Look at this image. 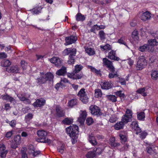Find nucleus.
Masks as SVG:
<instances>
[{
  "mask_svg": "<svg viewBox=\"0 0 158 158\" xmlns=\"http://www.w3.org/2000/svg\"><path fill=\"white\" fill-rule=\"evenodd\" d=\"M109 144L112 149L117 150L121 152L128 150L130 147V145L127 143L123 145L122 143L116 142L115 137L112 136L110 137L109 139Z\"/></svg>",
  "mask_w": 158,
  "mask_h": 158,
  "instance_id": "obj_1",
  "label": "nucleus"
},
{
  "mask_svg": "<svg viewBox=\"0 0 158 158\" xmlns=\"http://www.w3.org/2000/svg\"><path fill=\"white\" fill-rule=\"evenodd\" d=\"M102 62L103 65L105 66L110 72L108 75V77L109 78L111 79L118 77L117 71H115V68L111 61L106 58H104L102 59Z\"/></svg>",
  "mask_w": 158,
  "mask_h": 158,
  "instance_id": "obj_2",
  "label": "nucleus"
},
{
  "mask_svg": "<svg viewBox=\"0 0 158 158\" xmlns=\"http://www.w3.org/2000/svg\"><path fill=\"white\" fill-rule=\"evenodd\" d=\"M76 52V49L72 48H66L63 51V53L64 56L69 55L67 61L68 64L73 65L75 63Z\"/></svg>",
  "mask_w": 158,
  "mask_h": 158,
  "instance_id": "obj_3",
  "label": "nucleus"
},
{
  "mask_svg": "<svg viewBox=\"0 0 158 158\" xmlns=\"http://www.w3.org/2000/svg\"><path fill=\"white\" fill-rule=\"evenodd\" d=\"M79 127L77 125L70 126L66 129L67 133L72 138V143L74 144L77 141L76 139L79 133Z\"/></svg>",
  "mask_w": 158,
  "mask_h": 158,
  "instance_id": "obj_4",
  "label": "nucleus"
},
{
  "mask_svg": "<svg viewBox=\"0 0 158 158\" xmlns=\"http://www.w3.org/2000/svg\"><path fill=\"white\" fill-rule=\"evenodd\" d=\"M48 135L47 132L44 130L38 131L37 135L39 137V141L41 143H48L49 144L51 143L50 139H48L47 137Z\"/></svg>",
  "mask_w": 158,
  "mask_h": 158,
  "instance_id": "obj_5",
  "label": "nucleus"
},
{
  "mask_svg": "<svg viewBox=\"0 0 158 158\" xmlns=\"http://www.w3.org/2000/svg\"><path fill=\"white\" fill-rule=\"evenodd\" d=\"M147 64V60H146L144 56H140L138 60L136 66L137 70H141L144 68Z\"/></svg>",
  "mask_w": 158,
  "mask_h": 158,
  "instance_id": "obj_6",
  "label": "nucleus"
},
{
  "mask_svg": "<svg viewBox=\"0 0 158 158\" xmlns=\"http://www.w3.org/2000/svg\"><path fill=\"white\" fill-rule=\"evenodd\" d=\"M84 88L81 89L78 92L77 95L79 97L80 100L84 103H86L88 102L89 98L86 93L85 92Z\"/></svg>",
  "mask_w": 158,
  "mask_h": 158,
  "instance_id": "obj_7",
  "label": "nucleus"
},
{
  "mask_svg": "<svg viewBox=\"0 0 158 158\" xmlns=\"http://www.w3.org/2000/svg\"><path fill=\"white\" fill-rule=\"evenodd\" d=\"M89 110L92 114L98 117L101 115L102 114L100 108L96 105H91L89 107Z\"/></svg>",
  "mask_w": 158,
  "mask_h": 158,
  "instance_id": "obj_8",
  "label": "nucleus"
},
{
  "mask_svg": "<svg viewBox=\"0 0 158 158\" xmlns=\"http://www.w3.org/2000/svg\"><path fill=\"white\" fill-rule=\"evenodd\" d=\"M77 39V37L76 35H70L69 36L65 37V43L64 44L66 46L74 43L76 42Z\"/></svg>",
  "mask_w": 158,
  "mask_h": 158,
  "instance_id": "obj_9",
  "label": "nucleus"
},
{
  "mask_svg": "<svg viewBox=\"0 0 158 158\" xmlns=\"http://www.w3.org/2000/svg\"><path fill=\"white\" fill-rule=\"evenodd\" d=\"M55 110V115L56 117L61 118L63 117L65 115V111L60 106H56V107Z\"/></svg>",
  "mask_w": 158,
  "mask_h": 158,
  "instance_id": "obj_10",
  "label": "nucleus"
},
{
  "mask_svg": "<svg viewBox=\"0 0 158 158\" xmlns=\"http://www.w3.org/2000/svg\"><path fill=\"white\" fill-rule=\"evenodd\" d=\"M118 136L119 137L120 142L122 144L124 145L126 144L125 143L127 141L128 139L127 133L125 132H121L119 134Z\"/></svg>",
  "mask_w": 158,
  "mask_h": 158,
  "instance_id": "obj_11",
  "label": "nucleus"
},
{
  "mask_svg": "<svg viewBox=\"0 0 158 158\" xmlns=\"http://www.w3.org/2000/svg\"><path fill=\"white\" fill-rule=\"evenodd\" d=\"M116 51L113 50L111 51L108 53V56H106L110 59L114 61H118L120 60L119 57L116 56Z\"/></svg>",
  "mask_w": 158,
  "mask_h": 158,
  "instance_id": "obj_12",
  "label": "nucleus"
},
{
  "mask_svg": "<svg viewBox=\"0 0 158 158\" xmlns=\"http://www.w3.org/2000/svg\"><path fill=\"white\" fill-rule=\"evenodd\" d=\"M8 151L6 150V147L5 144L2 143L0 144V156L2 158H5L7 154Z\"/></svg>",
  "mask_w": 158,
  "mask_h": 158,
  "instance_id": "obj_13",
  "label": "nucleus"
},
{
  "mask_svg": "<svg viewBox=\"0 0 158 158\" xmlns=\"http://www.w3.org/2000/svg\"><path fill=\"white\" fill-rule=\"evenodd\" d=\"M147 144L146 150L147 153L150 155L154 154L155 152V145L152 143H146Z\"/></svg>",
  "mask_w": 158,
  "mask_h": 158,
  "instance_id": "obj_14",
  "label": "nucleus"
},
{
  "mask_svg": "<svg viewBox=\"0 0 158 158\" xmlns=\"http://www.w3.org/2000/svg\"><path fill=\"white\" fill-rule=\"evenodd\" d=\"M46 102L45 99L41 98L37 99L36 101L33 103V105L34 107H41L44 106Z\"/></svg>",
  "mask_w": 158,
  "mask_h": 158,
  "instance_id": "obj_15",
  "label": "nucleus"
},
{
  "mask_svg": "<svg viewBox=\"0 0 158 158\" xmlns=\"http://www.w3.org/2000/svg\"><path fill=\"white\" fill-rule=\"evenodd\" d=\"M151 17V13L148 11H146L142 14L140 17L143 21H146L150 19Z\"/></svg>",
  "mask_w": 158,
  "mask_h": 158,
  "instance_id": "obj_16",
  "label": "nucleus"
},
{
  "mask_svg": "<svg viewBox=\"0 0 158 158\" xmlns=\"http://www.w3.org/2000/svg\"><path fill=\"white\" fill-rule=\"evenodd\" d=\"M131 125L132 126V128L136 131V134L137 135L141 132V129L139 127L138 122L137 121H132Z\"/></svg>",
  "mask_w": 158,
  "mask_h": 158,
  "instance_id": "obj_17",
  "label": "nucleus"
},
{
  "mask_svg": "<svg viewBox=\"0 0 158 158\" xmlns=\"http://www.w3.org/2000/svg\"><path fill=\"white\" fill-rule=\"evenodd\" d=\"M43 8L42 6L37 5L35 6L30 11L34 14H39L41 13L42 9Z\"/></svg>",
  "mask_w": 158,
  "mask_h": 158,
  "instance_id": "obj_18",
  "label": "nucleus"
},
{
  "mask_svg": "<svg viewBox=\"0 0 158 158\" xmlns=\"http://www.w3.org/2000/svg\"><path fill=\"white\" fill-rule=\"evenodd\" d=\"M100 85L102 89H108L111 88L112 86L110 82L104 81L101 83Z\"/></svg>",
  "mask_w": 158,
  "mask_h": 158,
  "instance_id": "obj_19",
  "label": "nucleus"
},
{
  "mask_svg": "<svg viewBox=\"0 0 158 158\" xmlns=\"http://www.w3.org/2000/svg\"><path fill=\"white\" fill-rule=\"evenodd\" d=\"M88 140L89 142L93 146H95L97 144L96 139L92 133L88 135Z\"/></svg>",
  "mask_w": 158,
  "mask_h": 158,
  "instance_id": "obj_20",
  "label": "nucleus"
},
{
  "mask_svg": "<svg viewBox=\"0 0 158 158\" xmlns=\"http://www.w3.org/2000/svg\"><path fill=\"white\" fill-rule=\"evenodd\" d=\"M100 47L101 50L104 52L105 53H107V52L111 50L112 49L111 46L108 44H106L105 45H101Z\"/></svg>",
  "mask_w": 158,
  "mask_h": 158,
  "instance_id": "obj_21",
  "label": "nucleus"
},
{
  "mask_svg": "<svg viewBox=\"0 0 158 158\" xmlns=\"http://www.w3.org/2000/svg\"><path fill=\"white\" fill-rule=\"evenodd\" d=\"M1 98L3 100L9 101L10 103H12L13 101H15V99L13 97L10 96L6 93L2 95L1 96Z\"/></svg>",
  "mask_w": 158,
  "mask_h": 158,
  "instance_id": "obj_22",
  "label": "nucleus"
},
{
  "mask_svg": "<svg viewBox=\"0 0 158 158\" xmlns=\"http://www.w3.org/2000/svg\"><path fill=\"white\" fill-rule=\"evenodd\" d=\"M8 69V72L10 73H19V68L17 65L12 66L10 68L6 69Z\"/></svg>",
  "mask_w": 158,
  "mask_h": 158,
  "instance_id": "obj_23",
  "label": "nucleus"
},
{
  "mask_svg": "<svg viewBox=\"0 0 158 158\" xmlns=\"http://www.w3.org/2000/svg\"><path fill=\"white\" fill-rule=\"evenodd\" d=\"M81 111V113L78 118V121L81 123H84L85 121L87 116V114L85 111Z\"/></svg>",
  "mask_w": 158,
  "mask_h": 158,
  "instance_id": "obj_24",
  "label": "nucleus"
},
{
  "mask_svg": "<svg viewBox=\"0 0 158 158\" xmlns=\"http://www.w3.org/2000/svg\"><path fill=\"white\" fill-rule=\"evenodd\" d=\"M131 115L128 116L127 115L124 114L122 117L121 122H123L124 125L128 122L131 121Z\"/></svg>",
  "mask_w": 158,
  "mask_h": 158,
  "instance_id": "obj_25",
  "label": "nucleus"
},
{
  "mask_svg": "<svg viewBox=\"0 0 158 158\" xmlns=\"http://www.w3.org/2000/svg\"><path fill=\"white\" fill-rule=\"evenodd\" d=\"M66 68L64 66H62L61 68L58 70L56 73V74L59 76H64L67 72Z\"/></svg>",
  "mask_w": 158,
  "mask_h": 158,
  "instance_id": "obj_26",
  "label": "nucleus"
},
{
  "mask_svg": "<svg viewBox=\"0 0 158 158\" xmlns=\"http://www.w3.org/2000/svg\"><path fill=\"white\" fill-rule=\"evenodd\" d=\"M44 76L46 82L47 81L50 82L52 81L54 77L53 75L50 72H47L45 75L44 74Z\"/></svg>",
  "mask_w": 158,
  "mask_h": 158,
  "instance_id": "obj_27",
  "label": "nucleus"
},
{
  "mask_svg": "<svg viewBox=\"0 0 158 158\" xmlns=\"http://www.w3.org/2000/svg\"><path fill=\"white\" fill-rule=\"evenodd\" d=\"M36 82L39 85L45 84L46 82L43 73L41 74L40 77L37 79Z\"/></svg>",
  "mask_w": 158,
  "mask_h": 158,
  "instance_id": "obj_28",
  "label": "nucleus"
},
{
  "mask_svg": "<svg viewBox=\"0 0 158 158\" xmlns=\"http://www.w3.org/2000/svg\"><path fill=\"white\" fill-rule=\"evenodd\" d=\"M77 99H72L68 101V106L69 108H72L77 105Z\"/></svg>",
  "mask_w": 158,
  "mask_h": 158,
  "instance_id": "obj_29",
  "label": "nucleus"
},
{
  "mask_svg": "<svg viewBox=\"0 0 158 158\" xmlns=\"http://www.w3.org/2000/svg\"><path fill=\"white\" fill-rule=\"evenodd\" d=\"M73 118L67 117L62 120L61 123L64 124L70 125L73 123Z\"/></svg>",
  "mask_w": 158,
  "mask_h": 158,
  "instance_id": "obj_30",
  "label": "nucleus"
},
{
  "mask_svg": "<svg viewBox=\"0 0 158 158\" xmlns=\"http://www.w3.org/2000/svg\"><path fill=\"white\" fill-rule=\"evenodd\" d=\"M76 19L77 21H83L85 19V17L80 13H78L75 16Z\"/></svg>",
  "mask_w": 158,
  "mask_h": 158,
  "instance_id": "obj_31",
  "label": "nucleus"
},
{
  "mask_svg": "<svg viewBox=\"0 0 158 158\" xmlns=\"http://www.w3.org/2000/svg\"><path fill=\"white\" fill-rule=\"evenodd\" d=\"M137 118L138 120L142 121L145 120V114L144 112H137Z\"/></svg>",
  "mask_w": 158,
  "mask_h": 158,
  "instance_id": "obj_32",
  "label": "nucleus"
},
{
  "mask_svg": "<svg viewBox=\"0 0 158 158\" xmlns=\"http://www.w3.org/2000/svg\"><path fill=\"white\" fill-rule=\"evenodd\" d=\"M85 50L86 52L90 56H93L95 53L94 49L90 47H87L85 48Z\"/></svg>",
  "mask_w": 158,
  "mask_h": 158,
  "instance_id": "obj_33",
  "label": "nucleus"
},
{
  "mask_svg": "<svg viewBox=\"0 0 158 158\" xmlns=\"http://www.w3.org/2000/svg\"><path fill=\"white\" fill-rule=\"evenodd\" d=\"M124 124L121 121L117 123L114 126L115 129L118 130L123 128Z\"/></svg>",
  "mask_w": 158,
  "mask_h": 158,
  "instance_id": "obj_34",
  "label": "nucleus"
},
{
  "mask_svg": "<svg viewBox=\"0 0 158 158\" xmlns=\"http://www.w3.org/2000/svg\"><path fill=\"white\" fill-rule=\"evenodd\" d=\"M96 156V153L93 149L92 151H90L87 152L86 155L87 158H94Z\"/></svg>",
  "mask_w": 158,
  "mask_h": 158,
  "instance_id": "obj_35",
  "label": "nucleus"
},
{
  "mask_svg": "<svg viewBox=\"0 0 158 158\" xmlns=\"http://www.w3.org/2000/svg\"><path fill=\"white\" fill-rule=\"evenodd\" d=\"M148 46L150 45L151 46H155L158 45V42L155 39L148 40Z\"/></svg>",
  "mask_w": 158,
  "mask_h": 158,
  "instance_id": "obj_36",
  "label": "nucleus"
},
{
  "mask_svg": "<svg viewBox=\"0 0 158 158\" xmlns=\"http://www.w3.org/2000/svg\"><path fill=\"white\" fill-rule=\"evenodd\" d=\"M145 87L140 88L137 89L136 92L137 93L142 95L143 97H146L147 96V94L145 92Z\"/></svg>",
  "mask_w": 158,
  "mask_h": 158,
  "instance_id": "obj_37",
  "label": "nucleus"
},
{
  "mask_svg": "<svg viewBox=\"0 0 158 158\" xmlns=\"http://www.w3.org/2000/svg\"><path fill=\"white\" fill-rule=\"evenodd\" d=\"M106 97L109 101L113 102H116L117 101V97L114 95H107Z\"/></svg>",
  "mask_w": 158,
  "mask_h": 158,
  "instance_id": "obj_38",
  "label": "nucleus"
},
{
  "mask_svg": "<svg viewBox=\"0 0 158 158\" xmlns=\"http://www.w3.org/2000/svg\"><path fill=\"white\" fill-rule=\"evenodd\" d=\"M151 75L152 79L156 80L158 78V71L157 70H152Z\"/></svg>",
  "mask_w": 158,
  "mask_h": 158,
  "instance_id": "obj_39",
  "label": "nucleus"
},
{
  "mask_svg": "<svg viewBox=\"0 0 158 158\" xmlns=\"http://www.w3.org/2000/svg\"><path fill=\"white\" fill-rule=\"evenodd\" d=\"M83 67L81 64H77L74 67V69L73 70L74 73H78L83 68Z\"/></svg>",
  "mask_w": 158,
  "mask_h": 158,
  "instance_id": "obj_40",
  "label": "nucleus"
},
{
  "mask_svg": "<svg viewBox=\"0 0 158 158\" xmlns=\"http://www.w3.org/2000/svg\"><path fill=\"white\" fill-rule=\"evenodd\" d=\"M131 36L134 40H138L139 37L138 35V32L137 30H134L132 32Z\"/></svg>",
  "mask_w": 158,
  "mask_h": 158,
  "instance_id": "obj_41",
  "label": "nucleus"
},
{
  "mask_svg": "<svg viewBox=\"0 0 158 158\" xmlns=\"http://www.w3.org/2000/svg\"><path fill=\"white\" fill-rule=\"evenodd\" d=\"M83 75L82 72L74 73L73 80L81 79Z\"/></svg>",
  "mask_w": 158,
  "mask_h": 158,
  "instance_id": "obj_42",
  "label": "nucleus"
},
{
  "mask_svg": "<svg viewBox=\"0 0 158 158\" xmlns=\"http://www.w3.org/2000/svg\"><path fill=\"white\" fill-rule=\"evenodd\" d=\"M35 150V148L34 146L31 144H30L28 146V152L29 154L31 155Z\"/></svg>",
  "mask_w": 158,
  "mask_h": 158,
  "instance_id": "obj_43",
  "label": "nucleus"
},
{
  "mask_svg": "<svg viewBox=\"0 0 158 158\" xmlns=\"http://www.w3.org/2000/svg\"><path fill=\"white\" fill-rule=\"evenodd\" d=\"M14 140L15 143L19 144L21 142V136L20 135H16L14 138Z\"/></svg>",
  "mask_w": 158,
  "mask_h": 158,
  "instance_id": "obj_44",
  "label": "nucleus"
},
{
  "mask_svg": "<svg viewBox=\"0 0 158 158\" xmlns=\"http://www.w3.org/2000/svg\"><path fill=\"white\" fill-rule=\"evenodd\" d=\"M148 47V44H145L143 45L140 46L139 48V50L141 52H144L147 49Z\"/></svg>",
  "mask_w": 158,
  "mask_h": 158,
  "instance_id": "obj_45",
  "label": "nucleus"
},
{
  "mask_svg": "<svg viewBox=\"0 0 158 158\" xmlns=\"http://www.w3.org/2000/svg\"><path fill=\"white\" fill-rule=\"evenodd\" d=\"M62 63V61L59 57H57L56 60L55 61V64L57 67H59L60 66Z\"/></svg>",
  "mask_w": 158,
  "mask_h": 158,
  "instance_id": "obj_46",
  "label": "nucleus"
},
{
  "mask_svg": "<svg viewBox=\"0 0 158 158\" xmlns=\"http://www.w3.org/2000/svg\"><path fill=\"white\" fill-rule=\"evenodd\" d=\"M95 30H99L98 25L97 24L94 25L91 28L89 31H90V32H92L94 33H95Z\"/></svg>",
  "mask_w": 158,
  "mask_h": 158,
  "instance_id": "obj_47",
  "label": "nucleus"
},
{
  "mask_svg": "<svg viewBox=\"0 0 158 158\" xmlns=\"http://www.w3.org/2000/svg\"><path fill=\"white\" fill-rule=\"evenodd\" d=\"M11 64V62L8 60H4L3 62L2 63V66L4 67H7Z\"/></svg>",
  "mask_w": 158,
  "mask_h": 158,
  "instance_id": "obj_48",
  "label": "nucleus"
},
{
  "mask_svg": "<svg viewBox=\"0 0 158 158\" xmlns=\"http://www.w3.org/2000/svg\"><path fill=\"white\" fill-rule=\"evenodd\" d=\"M125 40L124 37H122L120 39H118V42L120 44H124L127 47V45L126 42H125L124 40Z\"/></svg>",
  "mask_w": 158,
  "mask_h": 158,
  "instance_id": "obj_49",
  "label": "nucleus"
},
{
  "mask_svg": "<svg viewBox=\"0 0 158 158\" xmlns=\"http://www.w3.org/2000/svg\"><path fill=\"white\" fill-rule=\"evenodd\" d=\"M89 68L91 69V70L92 72L95 73L97 75L99 74L100 73V70H98L96 69L92 66H90Z\"/></svg>",
  "mask_w": 158,
  "mask_h": 158,
  "instance_id": "obj_50",
  "label": "nucleus"
},
{
  "mask_svg": "<svg viewBox=\"0 0 158 158\" xmlns=\"http://www.w3.org/2000/svg\"><path fill=\"white\" fill-rule=\"evenodd\" d=\"M98 35L101 40H103L105 39V34L103 31H100Z\"/></svg>",
  "mask_w": 158,
  "mask_h": 158,
  "instance_id": "obj_51",
  "label": "nucleus"
},
{
  "mask_svg": "<svg viewBox=\"0 0 158 158\" xmlns=\"http://www.w3.org/2000/svg\"><path fill=\"white\" fill-rule=\"evenodd\" d=\"M95 95L96 97H101L102 95V92L100 89H97L95 90Z\"/></svg>",
  "mask_w": 158,
  "mask_h": 158,
  "instance_id": "obj_52",
  "label": "nucleus"
},
{
  "mask_svg": "<svg viewBox=\"0 0 158 158\" xmlns=\"http://www.w3.org/2000/svg\"><path fill=\"white\" fill-rule=\"evenodd\" d=\"M21 158H28L27 154L26 153V150H21Z\"/></svg>",
  "mask_w": 158,
  "mask_h": 158,
  "instance_id": "obj_53",
  "label": "nucleus"
},
{
  "mask_svg": "<svg viewBox=\"0 0 158 158\" xmlns=\"http://www.w3.org/2000/svg\"><path fill=\"white\" fill-rule=\"evenodd\" d=\"M94 152L96 153V155L97 154L98 155L101 154L102 152V148H94Z\"/></svg>",
  "mask_w": 158,
  "mask_h": 158,
  "instance_id": "obj_54",
  "label": "nucleus"
},
{
  "mask_svg": "<svg viewBox=\"0 0 158 158\" xmlns=\"http://www.w3.org/2000/svg\"><path fill=\"white\" fill-rule=\"evenodd\" d=\"M148 133L145 131H143L140 135V138L142 139H144L147 135H148Z\"/></svg>",
  "mask_w": 158,
  "mask_h": 158,
  "instance_id": "obj_55",
  "label": "nucleus"
},
{
  "mask_svg": "<svg viewBox=\"0 0 158 158\" xmlns=\"http://www.w3.org/2000/svg\"><path fill=\"white\" fill-rule=\"evenodd\" d=\"M13 131L12 130L11 131L7 132L6 134L5 137L8 139L10 138L12 135L13 134Z\"/></svg>",
  "mask_w": 158,
  "mask_h": 158,
  "instance_id": "obj_56",
  "label": "nucleus"
},
{
  "mask_svg": "<svg viewBox=\"0 0 158 158\" xmlns=\"http://www.w3.org/2000/svg\"><path fill=\"white\" fill-rule=\"evenodd\" d=\"M115 94L117 96H118L120 98H124L125 96L124 94L123 93H122V91L121 90L116 92Z\"/></svg>",
  "mask_w": 158,
  "mask_h": 158,
  "instance_id": "obj_57",
  "label": "nucleus"
},
{
  "mask_svg": "<svg viewBox=\"0 0 158 158\" xmlns=\"http://www.w3.org/2000/svg\"><path fill=\"white\" fill-rule=\"evenodd\" d=\"M93 123V119L91 118H88L86 120V123L88 125H90Z\"/></svg>",
  "mask_w": 158,
  "mask_h": 158,
  "instance_id": "obj_58",
  "label": "nucleus"
},
{
  "mask_svg": "<svg viewBox=\"0 0 158 158\" xmlns=\"http://www.w3.org/2000/svg\"><path fill=\"white\" fill-rule=\"evenodd\" d=\"M64 146L62 145L61 146L57 148V151L61 154H62L64 152Z\"/></svg>",
  "mask_w": 158,
  "mask_h": 158,
  "instance_id": "obj_59",
  "label": "nucleus"
},
{
  "mask_svg": "<svg viewBox=\"0 0 158 158\" xmlns=\"http://www.w3.org/2000/svg\"><path fill=\"white\" fill-rule=\"evenodd\" d=\"M125 114L127 115L128 116L131 115V118H132V112L131 110L129 109H127L125 112Z\"/></svg>",
  "mask_w": 158,
  "mask_h": 158,
  "instance_id": "obj_60",
  "label": "nucleus"
},
{
  "mask_svg": "<svg viewBox=\"0 0 158 158\" xmlns=\"http://www.w3.org/2000/svg\"><path fill=\"white\" fill-rule=\"evenodd\" d=\"M7 57V55L4 52L0 53V59L6 58Z\"/></svg>",
  "mask_w": 158,
  "mask_h": 158,
  "instance_id": "obj_61",
  "label": "nucleus"
},
{
  "mask_svg": "<svg viewBox=\"0 0 158 158\" xmlns=\"http://www.w3.org/2000/svg\"><path fill=\"white\" fill-rule=\"evenodd\" d=\"M16 123V122L15 120H12L10 122V125L12 127H15Z\"/></svg>",
  "mask_w": 158,
  "mask_h": 158,
  "instance_id": "obj_62",
  "label": "nucleus"
},
{
  "mask_svg": "<svg viewBox=\"0 0 158 158\" xmlns=\"http://www.w3.org/2000/svg\"><path fill=\"white\" fill-rule=\"evenodd\" d=\"M119 82L122 85H125L126 83V81L123 78H120L119 79Z\"/></svg>",
  "mask_w": 158,
  "mask_h": 158,
  "instance_id": "obj_63",
  "label": "nucleus"
},
{
  "mask_svg": "<svg viewBox=\"0 0 158 158\" xmlns=\"http://www.w3.org/2000/svg\"><path fill=\"white\" fill-rule=\"evenodd\" d=\"M33 152L31 155H32L33 156L35 157L40 154V151L39 150L35 151V150Z\"/></svg>",
  "mask_w": 158,
  "mask_h": 158,
  "instance_id": "obj_64",
  "label": "nucleus"
}]
</instances>
